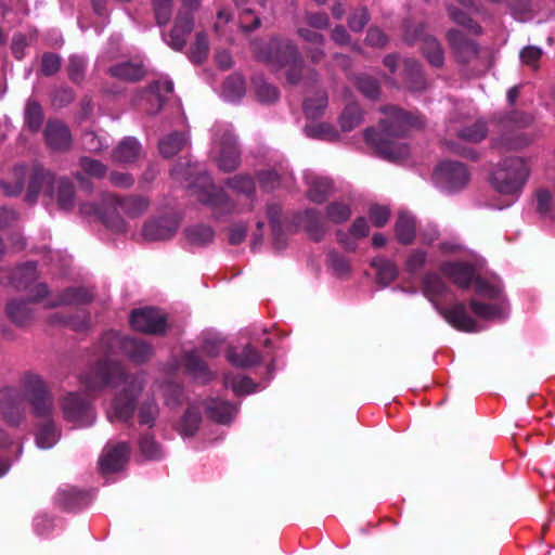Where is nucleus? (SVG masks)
Here are the masks:
<instances>
[{
	"instance_id": "7",
	"label": "nucleus",
	"mask_w": 555,
	"mask_h": 555,
	"mask_svg": "<svg viewBox=\"0 0 555 555\" xmlns=\"http://www.w3.org/2000/svg\"><path fill=\"white\" fill-rule=\"evenodd\" d=\"M55 188L57 189L56 201L59 206L62 209H69L74 201L73 183L63 178L56 180L50 171H46L41 168L35 169L34 173L29 177L25 199L28 203H34L40 193L52 198Z\"/></svg>"
},
{
	"instance_id": "31",
	"label": "nucleus",
	"mask_w": 555,
	"mask_h": 555,
	"mask_svg": "<svg viewBox=\"0 0 555 555\" xmlns=\"http://www.w3.org/2000/svg\"><path fill=\"white\" fill-rule=\"evenodd\" d=\"M56 501L66 509H77L89 502L88 496L83 492L69 487L57 492Z\"/></svg>"
},
{
	"instance_id": "29",
	"label": "nucleus",
	"mask_w": 555,
	"mask_h": 555,
	"mask_svg": "<svg viewBox=\"0 0 555 555\" xmlns=\"http://www.w3.org/2000/svg\"><path fill=\"white\" fill-rule=\"evenodd\" d=\"M92 294L85 288H68L61 296L48 299L47 307H56L60 305L83 304L90 301Z\"/></svg>"
},
{
	"instance_id": "21",
	"label": "nucleus",
	"mask_w": 555,
	"mask_h": 555,
	"mask_svg": "<svg viewBox=\"0 0 555 555\" xmlns=\"http://www.w3.org/2000/svg\"><path fill=\"white\" fill-rule=\"evenodd\" d=\"M35 439L40 449H51L56 444L61 437V431L54 423V420L36 421Z\"/></svg>"
},
{
	"instance_id": "30",
	"label": "nucleus",
	"mask_w": 555,
	"mask_h": 555,
	"mask_svg": "<svg viewBox=\"0 0 555 555\" xmlns=\"http://www.w3.org/2000/svg\"><path fill=\"white\" fill-rule=\"evenodd\" d=\"M141 146L137 139L125 138L114 151V159L118 163H130L140 155Z\"/></svg>"
},
{
	"instance_id": "1",
	"label": "nucleus",
	"mask_w": 555,
	"mask_h": 555,
	"mask_svg": "<svg viewBox=\"0 0 555 555\" xmlns=\"http://www.w3.org/2000/svg\"><path fill=\"white\" fill-rule=\"evenodd\" d=\"M80 383L90 391H101L106 387L118 389L106 414L111 422H126L133 414L134 402L142 390L144 378L142 374L127 375L120 363L105 354L80 376Z\"/></svg>"
},
{
	"instance_id": "63",
	"label": "nucleus",
	"mask_w": 555,
	"mask_h": 555,
	"mask_svg": "<svg viewBox=\"0 0 555 555\" xmlns=\"http://www.w3.org/2000/svg\"><path fill=\"white\" fill-rule=\"evenodd\" d=\"M542 55V50L538 47H527L520 52V59L522 63L531 66L532 68L538 67V62Z\"/></svg>"
},
{
	"instance_id": "55",
	"label": "nucleus",
	"mask_w": 555,
	"mask_h": 555,
	"mask_svg": "<svg viewBox=\"0 0 555 555\" xmlns=\"http://www.w3.org/2000/svg\"><path fill=\"white\" fill-rule=\"evenodd\" d=\"M449 14H450V17L453 22H455L456 24H460L464 27H466L468 30H470L473 34H479L481 28L479 25H477L476 23H474L472 21L470 17H468L466 15V13L453 8V7H450L449 8Z\"/></svg>"
},
{
	"instance_id": "53",
	"label": "nucleus",
	"mask_w": 555,
	"mask_h": 555,
	"mask_svg": "<svg viewBox=\"0 0 555 555\" xmlns=\"http://www.w3.org/2000/svg\"><path fill=\"white\" fill-rule=\"evenodd\" d=\"M158 414V408L154 400L144 401L139 409L141 424L152 426Z\"/></svg>"
},
{
	"instance_id": "20",
	"label": "nucleus",
	"mask_w": 555,
	"mask_h": 555,
	"mask_svg": "<svg viewBox=\"0 0 555 555\" xmlns=\"http://www.w3.org/2000/svg\"><path fill=\"white\" fill-rule=\"evenodd\" d=\"M44 135L48 145L53 150H66L72 142L68 128L60 121H49L44 130Z\"/></svg>"
},
{
	"instance_id": "14",
	"label": "nucleus",
	"mask_w": 555,
	"mask_h": 555,
	"mask_svg": "<svg viewBox=\"0 0 555 555\" xmlns=\"http://www.w3.org/2000/svg\"><path fill=\"white\" fill-rule=\"evenodd\" d=\"M435 180L449 192L463 189L469 180L465 166L457 162H442L435 170Z\"/></svg>"
},
{
	"instance_id": "40",
	"label": "nucleus",
	"mask_w": 555,
	"mask_h": 555,
	"mask_svg": "<svg viewBox=\"0 0 555 555\" xmlns=\"http://www.w3.org/2000/svg\"><path fill=\"white\" fill-rule=\"evenodd\" d=\"M199 422V406L193 404L188 409V411L183 415L178 426V430L184 437L192 436L197 430Z\"/></svg>"
},
{
	"instance_id": "32",
	"label": "nucleus",
	"mask_w": 555,
	"mask_h": 555,
	"mask_svg": "<svg viewBox=\"0 0 555 555\" xmlns=\"http://www.w3.org/2000/svg\"><path fill=\"white\" fill-rule=\"evenodd\" d=\"M113 77L126 81H137L144 76V68L139 63L124 62L109 69Z\"/></svg>"
},
{
	"instance_id": "51",
	"label": "nucleus",
	"mask_w": 555,
	"mask_h": 555,
	"mask_svg": "<svg viewBox=\"0 0 555 555\" xmlns=\"http://www.w3.org/2000/svg\"><path fill=\"white\" fill-rule=\"evenodd\" d=\"M82 171L93 178H103L106 173V167L99 160L82 157L80 160Z\"/></svg>"
},
{
	"instance_id": "17",
	"label": "nucleus",
	"mask_w": 555,
	"mask_h": 555,
	"mask_svg": "<svg viewBox=\"0 0 555 555\" xmlns=\"http://www.w3.org/2000/svg\"><path fill=\"white\" fill-rule=\"evenodd\" d=\"M255 50L259 60L278 66H285L291 61H296L298 56L295 46L276 39L269 43L267 50H258L257 48Z\"/></svg>"
},
{
	"instance_id": "44",
	"label": "nucleus",
	"mask_w": 555,
	"mask_h": 555,
	"mask_svg": "<svg viewBox=\"0 0 555 555\" xmlns=\"http://www.w3.org/2000/svg\"><path fill=\"white\" fill-rule=\"evenodd\" d=\"M305 133L310 138L326 141H335L338 139V132L334 126L325 122L306 126Z\"/></svg>"
},
{
	"instance_id": "61",
	"label": "nucleus",
	"mask_w": 555,
	"mask_h": 555,
	"mask_svg": "<svg viewBox=\"0 0 555 555\" xmlns=\"http://www.w3.org/2000/svg\"><path fill=\"white\" fill-rule=\"evenodd\" d=\"M163 395L165 397V403L167 405H176L180 403V398L182 396V390L178 384L167 383L162 386Z\"/></svg>"
},
{
	"instance_id": "9",
	"label": "nucleus",
	"mask_w": 555,
	"mask_h": 555,
	"mask_svg": "<svg viewBox=\"0 0 555 555\" xmlns=\"http://www.w3.org/2000/svg\"><path fill=\"white\" fill-rule=\"evenodd\" d=\"M24 387L34 418L36 421L53 420V398L44 382L38 375H27Z\"/></svg>"
},
{
	"instance_id": "5",
	"label": "nucleus",
	"mask_w": 555,
	"mask_h": 555,
	"mask_svg": "<svg viewBox=\"0 0 555 555\" xmlns=\"http://www.w3.org/2000/svg\"><path fill=\"white\" fill-rule=\"evenodd\" d=\"M171 176L176 180L181 178L186 181L191 180L186 186L193 190L199 202L211 206L218 214L235 211L233 204L224 192L212 185L209 176L202 173L197 166L189 165L185 172L176 167L172 169Z\"/></svg>"
},
{
	"instance_id": "33",
	"label": "nucleus",
	"mask_w": 555,
	"mask_h": 555,
	"mask_svg": "<svg viewBox=\"0 0 555 555\" xmlns=\"http://www.w3.org/2000/svg\"><path fill=\"white\" fill-rule=\"evenodd\" d=\"M404 81L406 87L412 91H421L425 89L426 81L423 77L421 65L414 60L404 62Z\"/></svg>"
},
{
	"instance_id": "43",
	"label": "nucleus",
	"mask_w": 555,
	"mask_h": 555,
	"mask_svg": "<svg viewBox=\"0 0 555 555\" xmlns=\"http://www.w3.org/2000/svg\"><path fill=\"white\" fill-rule=\"evenodd\" d=\"M224 386L231 388L236 395H247L256 390V385L251 379L242 375L227 374L224 376Z\"/></svg>"
},
{
	"instance_id": "35",
	"label": "nucleus",
	"mask_w": 555,
	"mask_h": 555,
	"mask_svg": "<svg viewBox=\"0 0 555 555\" xmlns=\"http://www.w3.org/2000/svg\"><path fill=\"white\" fill-rule=\"evenodd\" d=\"M188 143V138L184 133L175 132L159 141L158 149L164 157H172L179 153Z\"/></svg>"
},
{
	"instance_id": "27",
	"label": "nucleus",
	"mask_w": 555,
	"mask_h": 555,
	"mask_svg": "<svg viewBox=\"0 0 555 555\" xmlns=\"http://www.w3.org/2000/svg\"><path fill=\"white\" fill-rule=\"evenodd\" d=\"M306 182L309 185L308 195L311 201L322 203L332 190V182L324 177L307 173Z\"/></svg>"
},
{
	"instance_id": "6",
	"label": "nucleus",
	"mask_w": 555,
	"mask_h": 555,
	"mask_svg": "<svg viewBox=\"0 0 555 555\" xmlns=\"http://www.w3.org/2000/svg\"><path fill=\"white\" fill-rule=\"evenodd\" d=\"M529 176L530 167L527 160L511 157L499 163L492 172L491 184L498 193L508 197L506 206H509L521 193Z\"/></svg>"
},
{
	"instance_id": "10",
	"label": "nucleus",
	"mask_w": 555,
	"mask_h": 555,
	"mask_svg": "<svg viewBox=\"0 0 555 555\" xmlns=\"http://www.w3.org/2000/svg\"><path fill=\"white\" fill-rule=\"evenodd\" d=\"M63 418L75 427H88L94 423L95 413L87 398L78 392H66L59 399Z\"/></svg>"
},
{
	"instance_id": "50",
	"label": "nucleus",
	"mask_w": 555,
	"mask_h": 555,
	"mask_svg": "<svg viewBox=\"0 0 555 555\" xmlns=\"http://www.w3.org/2000/svg\"><path fill=\"white\" fill-rule=\"evenodd\" d=\"M255 92L258 101L272 103L279 98L278 89L266 81H255Z\"/></svg>"
},
{
	"instance_id": "56",
	"label": "nucleus",
	"mask_w": 555,
	"mask_h": 555,
	"mask_svg": "<svg viewBox=\"0 0 555 555\" xmlns=\"http://www.w3.org/2000/svg\"><path fill=\"white\" fill-rule=\"evenodd\" d=\"M350 215V207L346 204L333 203L327 207V216L333 222H344L348 220Z\"/></svg>"
},
{
	"instance_id": "46",
	"label": "nucleus",
	"mask_w": 555,
	"mask_h": 555,
	"mask_svg": "<svg viewBox=\"0 0 555 555\" xmlns=\"http://www.w3.org/2000/svg\"><path fill=\"white\" fill-rule=\"evenodd\" d=\"M327 105V96L324 92H320L315 98H308L304 102V109L308 118H317L323 114Z\"/></svg>"
},
{
	"instance_id": "15",
	"label": "nucleus",
	"mask_w": 555,
	"mask_h": 555,
	"mask_svg": "<svg viewBox=\"0 0 555 555\" xmlns=\"http://www.w3.org/2000/svg\"><path fill=\"white\" fill-rule=\"evenodd\" d=\"M23 397L13 388L0 391V412L4 421L11 426L20 425L25 418Z\"/></svg>"
},
{
	"instance_id": "58",
	"label": "nucleus",
	"mask_w": 555,
	"mask_h": 555,
	"mask_svg": "<svg viewBox=\"0 0 555 555\" xmlns=\"http://www.w3.org/2000/svg\"><path fill=\"white\" fill-rule=\"evenodd\" d=\"M140 450L142 454L150 460L158 459L162 455L159 446L152 437L145 436L140 440Z\"/></svg>"
},
{
	"instance_id": "11",
	"label": "nucleus",
	"mask_w": 555,
	"mask_h": 555,
	"mask_svg": "<svg viewBox=\"0 0 555 555\" xmlns=\"http://www.w3.org/2000/svg\"><path fill=\"white\" fill-rule=\"evenodd\" d=\"M212 152L221 170L232 171L238 166L240 155L235 138L229 127L221 128L216 126Z\"/></svg>"
},
{
	"instance_id": "22",
	"label": "nucleus",
	"mask_w": 555,
	"mask_h": 555,
	"mask_svg": "<svg viewBox=\"0 0 555 555\" xmlns=\"http://www.w3.org/2000/svg\"><path fill=\"white\" fill-rule=\"evenodd\" d=\"M26 177L27 173L24 166L14 167L5 177L0 179V189L7 196L18 195L24 188Z\"/></svg>"
},
{
	"instance_id": "4",
	"label": "nucleus",
	"mask_w": 555,
	"mask_h": 555,
	"mask_svg": "<svg viewBox=\"0 0 555 555\" xmlns=\"http://www.w3.org/2000/svg\"><path fill=\"white\" fill-rule=\"evenodd\" d=\"M149 203L142 197H128L120 199L113 194L102 196L101 206L94 207L90 204H83L80 210L85 215H95L109 229L116 232H124V221L119 218V212L135 218L147 209Z\"/></svg>"
},
{
	"instance_id": "54",
	"label": "nucleus",
	"mask_w": 555,
	"mask_h": 555,
	"mask_svg": "<svg viewBox=\"0 0 555 555\" xmlns=\"http://www.w3.org/2000/svg\"><path fill=\"white\" fill-rule=\"evenodd\" d=\"M208 53V41L204 34L196 36L195 43L191 48L190 57L194 63H201Z\"/></svg>"
},
{
	"instance_id": "24",
	"label": "nucleus",
	"mask_w": 555,
	"mask_h": 555,
	"mask_svg": "<svg viewBox=\"0 0 555 555\" xmlns=\"http://www.w3.org/2000/svg\"><path fill=\"white\" fill-rule=\"evenodd\" d=\"M498 300L494 304H483L477 299H473L470 301V309L474 312V314L482 320H494L500 319L504 315L505 312V305L501 300V293L496 298Z\"/></svg>"
},
{
	"instance_id": "26",
	"label": "nucleus",
	"mask_w": 555,
	"mask_h": 555,
	"mask_svg": "<svg viewBox=\"0 0 555 555\" xmlns=\"http://www.w3.org/2000/svg\"><path fill=\"white\" fill-rule=\"evenodd\" d=\"M448 39L454 51L459 54L462 61L466 62L470 56L478 52L477 44L464 37L460 30H450Z\"/></svg>"
},
{
	"instance_id": "47",
	"label": "nucleus",
	"mask_w": 555,
	"mask_h": 555,
	"mask_svg": "<svg viewBox=\"0 0 555 555\" xmlns=\"http://www.w3.org/2000/svg\"><path fill=\"white\" fill-rule=\"evenodd\" d=\"M529 144V139L520 133L507 132L501 139L495 140L498 149L518 150Z\"/></svg>"
},
{
	"instance_id": "34",
	"label": "nucleus",
	"mask_w": 555,
	"mask_h": 555,
	"mask_svg": "<svg viewBox=\"0 0 555 555\" xmlns=\"http://www.w3.org/2000/svg\"><path fill=\"white\" fill-rule=\"evenodd\" d=\"M8 317L18 326L28 324L34 318V312L26 301H11L7 307Z\"/></svg>"
},
{
	"instance_id": "2",
	"label": "nucleus",
	"mask_w": 555,
	"mask_h": 555,
	"mask_svg": "<svg viewBox=\"0 0 555 555\" xmlns=\"http://www.w3.org/2000/svg\"><path fill=\"white\" fill-rule=\"evenodd\" d=\"M385 117L380 120L379 131L367 129L365 141L378 154L389 160H401L409 156L410 149L405 143L399 142L409 130L420 129L425 122L418 115H411L395 106L384 111Z\"/></svg>"
},
{
	"instance_id": "28",
	"label": "nucleus",
	"mask_w": 555,
	"mask_h": 555,
	"mask_svg": "<svg viewBox=\"0 0 555 555\" xmlns=\"http://www.w3.org/2000/svg\"><path fill=\"white\" fill-rule=\"evenodd\" d=\"M450 130L456 132L461 140L472 143L482 141L488 133L486 122L482 120H478L473 125H467L462 128H457L456 125L452 122Z\"/></svg>"
},
{
	"instance_id": "36",
	"label": "nucleus",
	"mask_w": 555,
	"mask_h": 555,
	"mask_svg": "<svg viewBox=\"0 0 555 555\" xmlns=\"http://www.w3.org/2000/svg\"><path fill=\"white\" fill-rule=\"evenodd\" d=\"M183 366L196 379L207 382L211 378L210 372L207 370L206 364L202 361L197 352L186 353L183 359Z\"/></svg>"
},
{
	"instance_id": "42",
	"label": "nucleus",
	"mask_w": 555,
	"mask_h": 555,
	"mask_svg": "<svg viewBox=\"0 0 555 555\" xmlns=\"http://www.w3.org/2000/svg\"><path fill=\"white\" fill-rule=\"evenodd\" d=\"M363 121V113L357 104L345 107L340 118V127L344 131H351Z\"/></svg>"
},
{
	"instance_id": "45",
	"label": "nucleus",
	"mask_w": 555,
	"mask_h": 555,
	"mask_svg": "<svg viewBox=\"0 0 555 555\" xmlns=\"http://www.w3.org/2000/svg\"><path fill=\"white\" fill-rule=\"evenodd\" d=\"M373 266L377 270V280L384 286L393 281L398 274L397 267L393 262L385 259H376Z\"/></svg>"
},
{
	"instance_id": "41",
	"label": "nucleus",
	"mask_w": 555,
	"mask_h": 555,
	"mask_svg": "<svg viewBox=\"0 0 555 555\" xmlns=\"http://www.w3.org/2000/svg\"><path fill=\"white\" fill-rule=\"evenodd\" d=\"M421 40L423 53L428 62L434 66L442 65L443 53L438 41L430 36H424Z\"/></svg>"
},
{
	"instance_id": "57",
	"label": "nucleus",
	"mask_w": 555,
	"mask_h": 555,
	"mask_svg": "<svg viewBox=\"0 0 555 555\" xmlns=\"http://www.w3.org/2000/svg\"><path fill=\"white\" fill-rule=\"evenodd\" d=\"M538 210L543 215H550L555 207V196L547 190H539L537 193Z\"/></svg>"
},
{
	"instance_id": "52",
	"label": "nucleus",
	"mask_w": 555,
	"mask_h": 555,
	"mask_svg": "<svg viewBox=\"0 0 555 555\" xmlns=\"http://www.w3.org/2000/svg\"><path fill=\"white\" fill-rule=\"evenodd\" d=\"M229 186L246 196H249L255 190L254 181L247 176H236L229 180Z\"/></svg>"
},
{
	"instance_id": "3",
	"label": "nucleus",
	"mask_w": 555,
	"mask_h": 555,
	"mask_svg": "<svg viewBox=\"0 0 555 555\" xmlns=\"http://www.w3.org/2000/svg\"><path fill=\"white\" fill-rule=\"evenodd\" d=\"M423 293L434 305L435 309L453 327L464 332H479L481 326L467 312L464 304L456 302L446 308L442 301L448 297L449 287L437 274H428L424 279Z\"/></svg>"
},
{
	"instance_id": "16",
	"label": "nucleus",
	"mask_w": 555,
	"mask_h": 555,
	"mask_svg": "<svg viewBox=\"0 0 555 555\" xmlns=\"http://www.w3.org/2000/svg\"><path fill=\"white\" fill-rule=\"evenodd\" d=\"M130 323L132 328L149 334L163 333L166 328L164 313L153 308L134 310L131 314Z\"/></svg>"
},
{
	"instance_id": "62",
	"label": "nucleus",
	"mask_w": 555,
	"mask_h": 555,
	"mask_svg": "<svg viewBox=\"0 0 555 555\" xmlns=\"http://www.w3.org/2000/svg\"><path fill=\"white\" fill-rule=\"evenodd\" d=\"M172 0H154V10L157 23L166 24L170 17V8Z\"/></svg>"
},
{
	"instance_id": "60",
	"label": "nucleus",
	"mask_w": 555,
	"mask_h": 555,
	"mask_svg": "<svg viewBox=\"0 0 555 555\" xmlns=\"http://www.w3.org/2000/svg\"><path fill=\"white\" fill-rule=\"evenodd\" d=\"M357 85L359 90L367 98L374 99L379 93V86L377 81L370 77H359Z\"/></svg>"
},
{
	"instance_id": "59",
	"label": "nucleus",
	"mask_w": 555,
	"mask_h": 555,
	"mask_svg": "<svg viewBox=\"0 0 555 555\" xmlns=\"http://www.w3.org/2000/svg\"><path fill=\"white\" fill-rule=\"evenodd\" d=\"M370 219L375 227H384L390 216V210L386 206L373 205L369 211Z\"/></svg>"
},
{
	"instance_id": "13",
	"label": "nucleus",
	"mask_w": 555,
	"mask_h": 555,
	"mask_svg": "<svg viewBox=\"0 0 555 555\" xmlns=\"http://www.w3.org/2000/svg\"><path fill=\"white\" fill-rule=\"evenodd\" d=\"M183 5L179 11L175 21L173 28L168 35H165V40L169 46L176 50H180L184 47L186 36L193 28L192 12L197 9L198 0H182Z\"/></svg>"
},
{
	"instance_id": "38",
	"label": "nucleus",
	"mask_w": 555,
	"mask_h": 555,
	"mask_svg": "<svg viewBox=\"0 0 555 555\" xmlns=\"http://www.w3.org/2000/svg\"><path fill=\"white\" fill-rule=\"evenodd\" d=\"M245 93L244 79L240 75H233L222 85L221 95L229 102L238 101Z\"/></svg>"
},
{
	"instance_id": "12",
	"label": "nucleus",
	"mask_w": 555,
	"mask_h": 555,
	"mask_svg": "<svg viewBox=\"0 0 555 555\" xmlns=\"http://www.w3.org/2000/svg\"><path fill=\"white\" fill-rule=\"evenodd\" d=\"M102 345L106 348L107 353L113 352L115 348L119 347L133 362L137 363L144 362L152 356V348L144 340L120 337L117 333H109L105 335L102 338Z\"/></svg>"
},
{
	"instance_id": "25",
	"label": "nucleus",
	"mask_w": 555,
	"mask_h": 555,
	"mask_svg": "<svg viewBox=\"0 0 555 555\" xmlns=\"http://www.w3.org/2000/svg\"><path fill=\"white\" fill-rule=\"evenodd\" d=\"M227 358L231 364L243 369L254 366L261 360L260 353L249 345L241 350L236 348L230 349Z\"/></svg>"
},
{
	"instance_id": "48",
	"label": "nucleus",
	"mask_w": 555,
	"mask_h": 555,
	"mask_svg": "<svg viewBox=\"0 0 555 555\" xmlns=\"http://www.w3.org/2000/svg\"><path fill=\"white\" fill-rule=\"evenodd\" d=\"M42 120H43V116H42V109H41L40 105L37 102L29 100L27 102L26 109H25L26 125L33 131H37L40 128Z\"/></svg>"
},
{
	"instance_id": "18",
	"label": "nucleus",
	"mask_w": 555,
	"mask_h": 555,
	"mask_svg": "<svg viewBox=\"0 0 555 555\" xmlns=\"http://www.w3.org/2000/svg\"><path fill=\"white\" fill-rule=\"evenodd\" d=\"M129 446L125 442L108 443L100 459V467L103 473H114L124 467L129 456Z\"/></svg>"
},
{
	"instance_id": "64",
	"label": "nucleus",
	"mask_w": 555,
	"mask_h": 555,
	"mask_svg": "<svg viewBox=\"0 0 555 555\" xmlns=\"http://www.w3.org/2000/svg\"><path fill=\"white\" fill-rule=\"evenodd\" d=\"M369 22V14L365 9L356 10L349 17L348 24L351 30L360 31Z\"/></svg>"
},
{
	"instance_id": "49",
	"label": "nucleus",
	"mask_w": 555,
	"mask_h": 555,
	"mask_svg": "<svg viewBox=\"0 0 555 555\" xmlns=\"http://www.w3.org/2000/svg\"><path fill=\"white\" fill-rule=\"evenodd\" d=\"M188 240L195 245H206L214 238V231L206 225H196L186 231Z\"/></svg>"
},
{
	"instance_id": "19",
	"label": "nucleus",
	"mask_w": 555,
	"mask_h": 555,
	"mask_svg": "<svg viewBox=\"0 0 555 555\" xmlns=\"http://www.w3.org/2000/svg\"><path fill=\"white\" fill-rule=\"evenodd\" d=\"M177 229V219L163 218L145 223L142 229V236L145 241L168 240L176 233Z\"/></svg>"
},
{
	"instance_id": "39",
	"label": "nucleus",
	"mask_w": 555,
	"mask_h": 555,
	"mask_svg": "<svg viewBox=\"0 0 555 555\" xmlns=\"http://www.w3.org/2000/svg\"><path fill=\"white\" fill-rule=\"evenodd\" d=\"M396 234L403 244H410L415 236V220L408 212H401L396 222Z\"/></svg>"
},
{
	"instance_id": "8",
	"label": "nucleus",
	"mask_w": 555,
	"mask_h": 555,
	"mask_svg": "<svg viewBox=\"0 0 555 555\" xmlns=\"http://www.w3.org/2000/svg\"><path fill=\"white\" fill-rule=\"evenodd\" d=\"M442 273L449 278L456 286L468 288L474 282L475 292L486 298H496L501 292V286L496 282L488 280L477 274L476 267L467 262L452 261L444 262L441 266Z\"/></svg>"
},
{
	"instance_id": "37",
	"label": "nucleus",
	"mask_w": 555,
	"mask_h": 555,
	"mask_svg": "<svg viewBox=\"0 0 555 555\" xmlns=\"http://www.w3.org/2000/svg\"><path fill=\"white\" fill-rule=\"evenodd\" d=\"M173 90V83L169 79H159L150 86L147 91L149 100L157 102L155 108L150 109L151 114H155L162 106L166 95L170 94Z\"/></svg>"
},
{
	"instance_id": "23",
	"label": "nucleus",
	"mask_w": 555,
	"mask_h": 555,
	"mask_svg": "<svg viewBox=\"0 0 555 555\" xmlns=\"http://www.w3.org/2000/svg\"><path fill=\"white\" fill-rule=\"evenodd\" d=\"M203 405H205L208 417L220 424L230 423L236 412V409L229 402L218 399H210Z\"/></svg>"
}]
</instances>
